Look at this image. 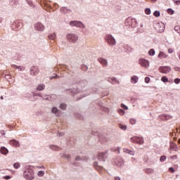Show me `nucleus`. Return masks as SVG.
<instances>
[{"label": "nucleus", "mask_w": 180, "mask_h": 180, "mask_svg": "<svg viewBox=\"0 0 180 180\" xmlns=\"http://www.w3.org/2000/svg\"><path fill=\"white\" fill-rule=\"evenodd\" d=\"M139 64L143 68H148L150 67V61L144 58H140L138 61Z\"/></svg>", "instance_id": "obj_8"}, {"label": "nucleus", "mask_w": 180, "mask_h": 180, "mask_svg": "<svg viewBox=\"0 0 180 180\" xmlns=\"http://www.w3.org/2000/svg\"><path fill=\"white\" fill-rule=\"evenodd\" d=\"M115 151H118V153L120 154V147H117Z\"/></svg>", "instance_id": "obj_58"}, {"label": "nucleus", "mask_w": 180, "mask_h": 180, "mask_svg": "<svg viewBox=\"0 0 180 180\" xmlns=\"http://www.w3.org/2000/svg\"><path fill=\"white\" fill-rule=\"evenodd\" d=\"M28 4L30 5V6L34 7V4H33L32 1H28Z\"/></svg>", "instance_id": "obj_57"}, {"label": "nucleus", "mask_w": 180, "mask_h": 180, "mask_svg": "<svg viewBox=\"0 0 180 180\" xmlns=\"http://www.w3.org/2000/svg\"><path fill=\"white\" fill-rule=\"evenodd\" d=\"M131 140L134 143H137V144L141 145L144 143V139L141 137L134 136Z\"/></svg>", "instance_id": "obj_12"}, {"label": "nucleus", "mask_w": 180, "mask_h": 180, "mask_svg": "<svg viewBox=\"0 0 180 180\" xmlns=\"http://www.w3.org/2000/svg\"><path fill=\"white\" fill-rule=\"evenodd\" d=\"M21 26L22 24H20V22L17 20L12 24L11 28L13 29V30H15V29H19V27H20Z\"/></svg>", "instance_id": "obj_19"}, {"label": "nucleus", "mask_w": 180, "mask_h": 180, "mask_svg": "<svg viewBox=\"0 0 180 180\" xmlns=\"http://www.w3.org/2000/svg\"><path fill=\"white\" fill-rule=\"evenodd\" d=\"M23 178L27 180L34 179V171L30 168V166H27L24 169Z\"/></svg>", "instance_id": "obj_1"}, {"label": "nucleus", "mask_w": 180, "mask_h": 180, "mask_svg": "<svg viewBox=\"0 0 180 180\" xmlns=\"http://www.w3.org/2000/svg\"><path fill=\"white\" fill-rule=\"evenodd\" d=\"M37 168H40V169H44L46 167H44V165H41V166H38V167H37Z\"/></svg>", "instance_id": "obj_61"}, {"label": "nucleus", "mask_w": 180, "mask_h": 180, "mask_svg": "<svg viewBox=\"0 0 180 180\" xmlns=\"http://www.w3.org/2000/svg\"><path fill=\"white\" fill-rule=\"evenodd\" d=\"M123 153H125V154H129V155H132V156L135 155L134 151L131 150L127 149V148H124L123 149Z\"/></svg>", "instance_id": "obj_25"}, {"label": "nucleus", "mask_w": 180, "mask_h": 180, "mask_svg": "<svg viewBox=\"0 0 180 180\" xmlns=\"http://www.w3.org/2000/svg\"><path fill=\"white\" fill-rule=\"evenodd\" d=\"M13 167L15 169H18V168H20V164L19 162H16L13 165Z\"/></svg>", "instance_id": "obj_41"}, {"label": "nucleus", "mask_w": 180, "mask_h": 180, "mask_svg": "<svg viewBox=\"0 0 180 180\" xmlns=\"http://www.w3.org/2000/svg\"><path fill=\"white\" fill-rule=\"evenodd\" d=\"M113 164L116 165V167H118L119 168H122L123 165H124V162H123V159L121 158H117L114 159Z\"/></svg>", "instance_id": "obj_9"}, {"label": "nucleus", "mask_w": 180, "mask_h": 180, "mask_svg": "<svg viewBox=\"0 0 180 180\" xmlns=\"http://www.w3.org/2000/svg\"><path fill=\"white\" fill-rule=\"evenodd\" d=\"M161 15V13H160V11H155L153 13V15L155 16V18H159V16Z\"/></svg>", "instance_id": "obj_38"}, {"label": "nucleus", "mask_w": 180, "mask_h": 180, "mask_svg": "<svg viewBox=\"0 0 180 180\" xmlns=\"http://www.w3.org/2000/svg\"><path fill=\"white\" fill-rule=\"evenodd\" d=\"M39 74V68L36 66H32L30 68V75L34 77V75H37Z\"/></svg>", "instance_id": "obj_15"}, {"label": "nucleus", "mask_w": 180, "mask_h": 180, "mask_svg": "<svg viewBox=\"0 0 180 180\" xmlns=\"http://www.w3.org/2000/svg\"><path fill=\"white\" fill-rule=\"evenodd\" d=\"M174 30L180 35V27L179 25H176L174 27Z\"/></svg>", "instance_id": "obj_36"}, {"label": "nucleus", "mask_w": 180, "mask_h": 180, "mask_svg": "<svg viewBox=\"0 0 180 180\" xmlns=\"http://www.w3.org/2000/svg\"><path fill=\"white\" fill-rule=\"evenodd\" d=\"M145 13L146 15H151V10L150 8L145 9Z\"/></svg>", "instance_id": "obj_45"}, {"label": "nucleus", "mask_w": 180, "mask_h": 180, "mask_svg": "<svg viewBox=\"0 0 180 180\" xmlns=\"http://www.w3.org/2000/svg\"><path fill=\"white\" fill-rule=\"evenodd\" d=\"M44 174H45L44 171L41 170L37 172V176H44Z\"/></svg>", "instance_id": "obj_40"}, {"label": "nucleus", "mask_w": 180, "mask_h": 180, "mask_svg": "<svg viewBox=\"0 0 180 180\" xmlns=\"http://www.w3.org/2000/svg\"><path fill=\"white\" fill-rule=\"evenodd\" d=\"M121 108H122V109H124V110H129V107L123 103L121 104Z\"/></svg>", "instance_id": "obj_46"}, {"label": "nucleus", "mask_w": 180, "mask_h": 180, "mask_svg": "<svg viewBox=\"0 0 180 180\" xmlns=\"http://www.w3.org/2000/svg\"><path fill=\"white\" fill-rule=\"evenodd\" d=\"M131 83L137 84L139 82V77L136 75H133L131 77Z\"/></svg>", "instance_id": "obj_24"}, {"label": "nucleus", "mask_w": 180, "mask_h": 180, "mask_svg": "<svg viewBox=\"0 0 180 180\" xmlns=\"http://www.w3.org/2000/svg\"><path fill=\"white\" fill-rule=\"evenodd\" d=\"M154 27L158 33H162L165 30V25L163 22H156L154 25Z\"/></svg>", "instance_id": "obj_6"}, {"label": "nucleus", "mask_w": 180, "mask_h": 180, "mask_svg": "<svg viewBox=\"0 0 180 180\" xmlns=\"http://www.w3.org/2000/svg\"><path fill=\"white\" fill-rule=\"evenodd\" d=\"M145 82L146 84H148V82H150V77H145Z\"/></svg>", "instance_id": "obj_51"}, {"label": "nucleus", "mask_w": 180, "mask_h": 180, "mask_svg": "<svg viewBox=\"0 0 180 180\" xmlns=\"http://www.w3.org/2000/svg\"><path fill=\"white\" fill-rule=\"evenodd\" d=\"M169 171L170 172H174L175 170L174 169L173 167H169Z\"/></svg>", "instance_id": "obj_60"}, {"label": "nucleus", "mask_w": 180, "mask_h": 180, "mask_svg": "<svg viewBox=\"0 0 180 180\" xmlns=\"http://www.w3.org/2000/svg\"><path fill=\"white\" fill-rule=\"evenodd\" d=\"M122 47L124 49L125 53H130L131 51H133V49L127 44H123Z\"/></svg>", "instance_id": "obj_21"}, {"label": "nucleus", "mask_w": 180, "mask_h": 180, "mask_svg": "<svg viewBox=\"0 0 180 180\" xmlns=\"http://www.w3.org/2000/svg\"><path fill=\"white\" fill-rule=\"evenodd\" d=\"M158 57V58H167V57H168V55L164 52H160Z\"/></svg>", "instance_id": "obj_28"}, {"label": "nucleus", "mask_w": 180, "mask_h": 180, "mask_svg": "<svg viewBox=\"0 0 180 180\" xmlns=\"http://www.w3.org/2000/svg\"><path fill=\"white\" fill-rule=\"evenodd\" d=\"M17 4H18V0L10 1V5H11V6H15V5H16Z\"/></svg>", "instance_id": "obj_33"}, {"label": "nucleus", "mask_w": 180, "mask_h": 180, "mask_svg": "<svg viewBox=\"0 0 180 180\" xmlns=\"http://www.w3.org/2000/svg\"><path fill=\"white\" fill-rule=\"evenodd\" d=\"M44 88H46V86L43 84H40L37 86V91H44Z\"/></svg>", "instance_id": "obj_29"}, {"label": "nucleus", "mask_w": 180, "mask_h": 180, "mask_svg": "<svg viewBox=\"0 0 180 180\" xmlns=\"http://www.w3.org/2000/svg\"><path fill=\"white\" fill-rule=\"evenodd\" d=\"M60 76L57 75V74H55L54 76L51 77L50 79H54L56 78H60Z\"/></svg>", "instance_id": "obj_48"}, {"label": "nucleus", "mask_w": 180, "mask_h": 180, "mask_svg": "<svg viewBox=\"0 0 180 180\" xmlns=\"http://www.w3.org/2000/svg\"><path fill=\"white\" fill-rule=\"evenodd\" d=\"M173 2H174V4H176V5L180 4V0H173Z\"/></svg>", "instance_id": "obj_55"}, {"label": "nucleus", "mask_w": 180, "mask_h": 180, "mask_svg": "<svg viewBox=\"0 0 180 180\" xmlns=\"http://www.w3.org/2000/svg\"><path fill=\"white\" fill-rule=\"evenodd\" d=\"M98 63L103 65V67H108L109 65V63L108 62V60L103 58H98Z\"/></svg>", "instance_id": "obj_14"}, {"label": "nucleus", "mask_w": 180, "mask_h": 180, "mask_svg": "<svg viewBox=\"0 0 180 180\" xmlns=\"http://www.w3.org/2000/svg\"><path fill=\"white\" fill-rule=\"evenodd\" d=\"M85 86H86V82H80V83L77 85V89H74L71 91L72 95H74V94H79L81 89H84Z\"/></svg>", "instance_id": "obj_7"}, {"label": "nucleus", "mask_w": 180, "mask_h": 180, "mask_svg": "<svg viewBox=\"0 0 180 180\" xmlns=\"http://www.w3.org/2000/svg\"><path fill=\"white\" fill-rule=\"evenodd\" d=\"M161 81H162V82H168V77L164 76L161 78Z\"/></svg>", "instance_id": "obj_44"}, {"label": "nucleus", "mask_w": 180, "mask_h": 180, "mask_svg": "<svg viewBox=\"0 0 180 180\" xmlns=\"http://www.w3.org/2000/svg\"><path fill=\"white\" fill-rule=\"evenodd\" d=\"M167 12H169V13H171V15H174V11L171 8H169L167 10Z\"/></svg>", "instance_id": "obj_53"}, {"label": "nucleus", "mask_w": 180, "mask_h": 180, "mask_svg": "<svg viewBox=\"0 0 180 180\" xmlns=\"http://www.w3.org/2000/svg\"><path fill=\"white\" fill-rule=\"evenodd\" d=\"M117 112H118V113H119L120 115H121V116H123V115H124V113H126V112L124 111V110L120 109V108H119V109L117 110Z\"/></svg>", "instance_id": "obj_34"}, {"label": "nucleus", "mask_w": 180, "mask_h": 180, "mask_svg": "<svg viewBox=\"0 0 180 180\" xmlns=\"http://www.w3.org/2000/svg\"><path fill=\"white\" fill-rule=\"evenodd\" d=\"M179 83H180V79H179V78H176V79H174V84H179Z\"/></svg>", "instance_id": "obj_50"}, {"label": "nucleus", "mask_w": 180, "mask_h": 180, "mask_svg": "<svg viewBox=\"0 0 180 180\" xmlns=\"http://www.w3.org/2000/svg\"><path fill=\"white\" fill-rule=\"evenodd\" d=\"M44 25L41 22H37L34 25V30L37 32H44Z\"/></svg>", "instance_id": "obj_11"}, {"label": "nucleus", "mask_w": 180, "mask_h": 180, "mask_svg": "<svg viewBox=\"0 0 180 180\" xmlns=\"http://www.w3.org/2000/svg\"><path fill=\"white\" fill-rule=\"evenodd\" d=\"M105 41L109 44L110 46H116V39L113 36L110 34H107L105 36Z\"/></svg>", "instance_id": "obj_4"}, {"label": "nucleus", "mask_w": 180, "mask_h": 180, "mask_svg": "<svg viewBox=\"0 0 180 180\" xmlns=\"http://www.w3.org/2000/svg\"><path fill=\"white\" fill-rule=\"evenodd\" d=\"M170 159H171V160H178V155H173V156H171V157H170Z\"/></svg>", "instance_id": "obj_49"}, {"label": "nucleus", "mask_w": 180, "mask_h": 180, "mask_svg": "<svg viewBox=\"0 0 180 180\" xmlns=\"http://www.w3.org/2000/svg\"><path fill=\"white\" fill-rule=\"evenodd\" d=\"M0 153L4 155H7L8 153H9V150H8V148H5V146H2L0 148Z\"/></svg>", "instance_id": "obj_23"}, {"label": "nucleus", "mask_w": 180, "mask_h": 180, "mask_svg": "<svg viewBox=\"0 0 180 180\" xmlns=\"http://www.w3.org/2000/svg\"><path fill=\"white\" fill-rule=\"evenodd\" d=\"M49 148L53 151H60L61 150V148L56 145H50Z\"/></svg>", "instance_id": "obj_26"}, {"label": "nucleus", "mask_w": 180, "mask_h": 180, "mask_svg": "<svg viewBox=\"0 0 180 180\" xmlns=\"http://www.w3.org/2000/svg\"><path fill=\"white\" fill-rule=\"evenodd\" d=\"M9 145L13 146V147H20V143H19V141H18L15 139L11 140L9 141Z\"/></svg>", "instance_id": "obj_20"}, {"label": "nucleus", "mask_w": 180, "mask_h": 180, "mask_svg": "<svg viewBox=\"0 0 180 180\" xmlns=\"http://www.w3.org/2000/svg\"><path fill=\"white\" fill-rule=\"evenodd\" d=\"M108 158V152H102L98 153V160L100 162H105Z\"/></svg>", "instance_id": "obj_10"}, {"label": "nucleus", "mask_w": 180, "mask_h": 180, "mask_svg": "<svg viewBox=\"0 0 180 180\" xmlns=\"http://www.w3.org/2000/svg\"><path fill=\"white\" fill-rule=\"evenodd\" d=\"M64 132H58V137H63V136H64Z\"/></svg>", "instance_id": "obj_54"}, {"label": "nucleus", "mask_w": 180, "mask_h": 180, "mask_svg": "<svg viewBox=\"0 0 180 180\" xmlns=\"http://www.w3.org/2000/svg\"><path fill=\"white\" fill-rule=\"evenodd\" d=\"M119 127L120 129H121V130H126V129H127V127L126 125L122 124H119Z\"/></svg>", "instance_id": "obj_39"}, {"label": "nucleus", "mask_w": 180, "mask_h": 180, "mask_svg": "<svg viewBox=\"0 0 180 180\" xmlns=\"http://www.w3.org/2000/svg\"><path fill=\"white\" fill-rule=\"evenodd\" d=\"M12 67L15 70H18V71H25V70H26V68L22 65H12Z\"/></svg>", "instance_id": "obj_22"}, {"label": "nucleus", "mask_w": 180, "mask_h": 180, "mask_svg": "<svg viewBox=\"0 0 180 180\" xmlns=\"http://www.w3.org/2000/svg\"><path fill=\"white\" fill-rule=\"evenodd\" d=\"M165 160H167V157L165 155H163V156L160 157V161L161 162H164V161H165Z\"/></svg>", "instance_id": "obj_47"}, {"label": "nucleus", "mask_w": 180, "mask_h": 180, "mask_svg": "<svg viewBox=\"0 0 180 180\" xmlns=\"http://www.w3.org/2000/svg\"><path fill=\"white\" fill-rule=\"evenodd\" d=\"M48 37L50 40H55V39L57 37V35L56 33H51L49 35Z\"/></svg>", "instance_id": "obj_30"}, {"label": "nucleus", "mask_w": 180, "mask_h": 180, "mask_svg": "<svg viewBox=\"0 0 180 180\" xmlns=\"http://www.w3.org/2000/svg\"><path fill=\"white\" fill-rule=\"evenodd\" d=\"M159 70L162 74H168V72H171V67L169 66H162Z\"/></svg>", "instance_id": "obj_13"}, {"label": "nucleus", "mask_w": 180, "mask_h": 180, "mask_svg": "<svg viewBox=\"0 0 180 180\" xmlns=\"http://www.w3.org/2000/svg\"><path fill=\"white\" fill-rule=\"evenodd\" d=\"M78 39H79V37H78V34H67V39L70 43H77V41H78Z\"/></svg>", "instance_id": "obj_5"}, {"label": "nucleus", "mask_w": 180, "mask_h": 180, "mask_svg": "<svg viewBox=\"0 0 180 180\" xmlns=\"http://www.w3.org/2000/svg\"><path fill=\"white\" fill-rule=\"evenodd\" d=\"M60 12H63V13H68V12H70V10L67 7H62L60 8Z\"/></svg>", "instance_id": "obj_31"}, {"label": "nucleus", "mask_w": 180, "mask_h": 180, "mask_svg": "<svg viewBox=\"0 0 180 180\" xmlns=\"http://www.w3.org/2000/svg\"><path fill=\"white\" fill-rule=\"evenodd\" d=\"M51 113L56 115V116L60 117V114H58V109L56 107H53L51 108Z\"/></svg>", "instance_id": "obj_27"}, {"label": "nucleus", "mask_w": 180, "mask_h": 180, "mask_svg": "<svg viewBox=\"0 0 180 180\" xmlns=\"http://www.w3.org/2000/svg\"><path fill=\"white\" fill-rule=\"evenodd\" d=\"M136 122H137V121L136 120V119H133V118H131V119L129 120L130 124H136Z\"/></svg>", "instance_id": "obj_42"}, {"label": "nucleus", "mask_w": 180, "mask_h": 180, "mask_svg": "<svg viewBox=\"0 0 180 180\" xmlns=\"http://www.w3.org/2000/svg\"><path fill=\"white\" fill-rule=\"evenodd\" d=\"M146 172V174H153L154 170L153 169H147Z\"/></svg>", "instance_id": "obj_43"}, {"label": "nucleus", "mask_w": 180, "mask_h": 180, "mask_svg": "<svg viewBox=\"0 0 180 180\" xmlns=\"http://www.w3.org/2000/svg\"><path fill=\"white\" fill-rule=\"evenodd\" d=\"M126 26H131V27H137V20L135 18H128L125 20Z\"/></svg>", "instance_id": "obj_2"}, {"label": "nucleus", "mask_w": 180, "mask_h": 180, "mask_svg": "<svg viewBox=\"0 0 180 180\" xmlns=\"http://www.w3.org/2000/svg\"><path fill=\"white\" fill-rule=\"evenodd\" d=\"M4 179H11V176H6Z\"/></svg>", "instance_id": "obj_62"}, {"label": "nucleus", "mask_w": 180, "mask_h": 180, "mask_svg": "<svg viewBox=\"0 0 180 180\" xmlns=\"http://www.w3.org/2000/svg\"><path fill=\"white\" fill-rule=\"evenodd\" d=\"M108 81L112 85H115V84H120V81L117 79L115 77H108Z\"/></svg>", "instance_id": "obj_17"}, {"label": "nucleus", "mask_w": 180, "mask_h": 180, "mask_svg": "<svg viewBox=\"0 0 180 180\" xmlns=\"http://www.w3.org/2000/svg\"><path fill=\"white\" fill-rule=\"evenodd\" d=\"M148 54H149V56H155V51L153 49H150L149 51H148Z\"/></svg>", "instance_id": "obj_37"}, {"label": "nucleus", "mask_w": 180, "mask_h": 180, "mask_svg": "<svg viewBox=\"0 0 180 180\" xmlns=\"http://www.w3.org/2000/svg\"><path fill=\"white\" fill-rule=\"evenodd\" d=\"M159 119L160 120H163V121L169 120V119H172V116L162 114L159 116Z\"/></svg>", "instance_id": "obj_18"}, {"label": "nucleus", "mask_w": 180, "mask_h": 180, "mask_svg": "<svg viewBox=\"0 0 180 180\" xmlns=\"http://www.w3.org/2000/svg\"><path fill=\"white\" fill-rule=\"evenodd\" d=\"M168 53H169V54H172V53H174V49H168Z\"/></svg>", "instance_id": "obj_56"}, {"label": "nucleus", "mask_w": 180, "mask_h": 180, "mask_svg": "<svg viewBox=\"0 0 180 180\" xmlns=\"http://www.w3.org/2000/svg\"><path fill=\"white\" fill-rule=\"evenodd\" d=\"M1 134H2V136H5V131H1Z\"/></svg>", "instance_id": "obj_63"}, {"label": "nucleus", "mask_w": 180, "mask_h": 180, "mask_svg": "<svg viewBox=\"0 0 180 180\" xmlns=\"http://www.w3.org/2000/svg\"><path fill=\"white\" fill-rule=\"evenodd\" d=\"M70 25L72 27L75 26V27H79V29H82V30L86 27V26H85L84 24L82 23V22L78 20L71 21L70 22Z\"/></svg>", "instance_id": "obj_3"}, {"label": "nucleus", "mask_w": 180, "mask_h": 180, "mask_svg": "<svg viewBox=\"0 0 180 180\" xmlns=\"http://www.w3.org/2000/svg\"><path fill=\"white\" fill-rule=\"evenodd\" d=\"M62 157H63V158H67L68 161H70V160H71V155H70V154H68V153L62 154Z\"/></svg>", "instance_id": "obj_32"}, {"label": "nucleus", "mask_w": 180, "mask_h": 180, "mask_svg": "<svg viewBox=\"0 0 180 180\" xmlns=\"http://www.w3.org/2000/svg\"><path fill=\"white\" fill-rule=\"evenodd\" d=\"M81 158L79 156H77L75 158V161H81Z\"/></svg>", "instance_id": "obj_59"}, {"label": "nucleus", "mask_w": 180, "mask_h": 180, "mask_svg": "<svg viewBox=\"0 0 180 180\" xmlns=\"http://www.w3.org/2000/svg\"><path fill=\"white\" fill-rule=\"evenodd\" d=\"M115 180H120V178L119 176H115Z\"/></svg>", "instance_id": "obj_64"}, {"label": "nucleus", "mask_w": 180, "mask_h": 180, "mask_svg": "<svg viewBox=\"0 0 180 180\" xmlns=\"http://www.w3.org/2000/svg\"><path fill=\"white\" fill-rule=\"evenodd\" d=\"M94 168H96V169L97 171H98V172H100V174L102 173V170L103 169V167L101 166L98 162H94Z\"/></svg>", "instance_id": "obj_16"}, {"label": "nucleus", "mask_w": 180, "mask_h": 180, "mask_svg": "<svg viewBox=\"0 0 180 180\" xmlns=\"http://www.w3.org/2000/svg\"><path fill=\"white\" fill-rule=\"evenodd\" d=\"M60 108L62 109V110H65V109H67V105L65 103H61Z\"/></svg>", "instance_id": "obj_35"}, {"label": "nucleus", "mask_w": 180, "mask_h": 180, "mask_svg": "<svg viewBox=\"0 0 180 180\" xmlns=\"http://www.w3.org/2000/svg\"><path fill=\"white\" fill-rule=\"evenodd\" d=\"M5 78L6 79H11V78H12V76H11L10 75H6Z\"/></svg>", "instance_id": "obj_52"}]
</instances>
